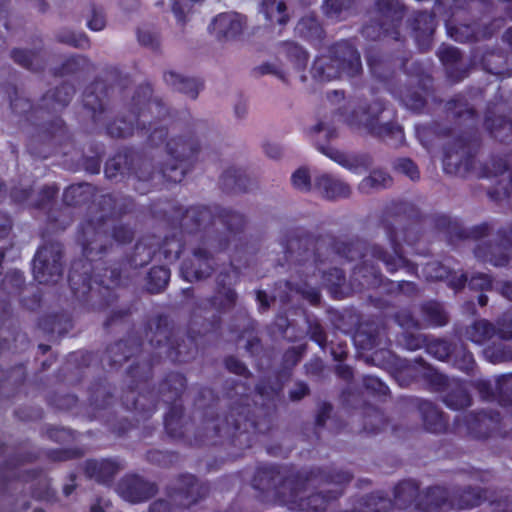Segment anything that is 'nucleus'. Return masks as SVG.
Instances as JSON below:
<instances>
[{"mask_svg":"<svg viewBox=\"0 0 512 512\" xmlns=\"http://www.w3.org/2000/svg\"><path fill=\"white\" fill-rule=\"evenodd\" d=\"M103 213L97 219L82 221L77 231V241L82 247V256L71 262L68 271V283L75 298L84 302H93L99 309L114 304L118 298L115 288L121 284L123 267L127 261L112 260L114 244H130L134 239V230L127 224L114 225L111 234L107 229L108 218L119 219L132 212L134 202L126 197L119 203L112 194H103L98 201Z\"/></svg>","mask_w":512,"mask_h":512,"instance_id":"nucleus-4","label":"nucleus"},{"mask_svg":"<svg viewBox=\"0 0 512 512\" xmlns=\"http://www.w3.org/2000/svg\"><path fill=\"white\" fill-rule=\"evenodd\" d=\"M428 221L437 232L444 233L450 242L454 240H480L486 237L491 230L489 223L483 222L466 229L462 224L444 214L427 215Z\"/></svg>","mask_w":512,"mask_h":512,"instance_id":"nucleus-23","label":"nucleus"},{"mask_svg":"<svg viewBox=\"0 0 512 512\" xmlns=\"http://www.w3.org/2000/svg\"><path fill=\"white\" fill-rule=\"evenodd\" d=\"M316 147L322 154L355 174L367 171L373 163L372 157L368 153L347 154L329 144L317 143Z\"/></svg>","mask_w":512,"mask_h":512,"instance_id":"nucleus-26","label":"nucleus"},{"mask_svg":"<svg viewBox=\"0 0 512 512\" xmlns=\"http://www.w3.org/2000/svg\"><path fill=\"white\" fill-rule=\"evenodd\" d=\"M95 197L96 187L82 182L67 187L63 192L62 200L66 206L77 207L93 202Z\"/></svg>","mask_w":512,"mask_h":512,"instance_id":"nucleus-41","label":"nucleus"},{"mask_svg":"<svg viewBox=\"0 0 512 512\" xmlns=\"http://www.w3.org/2000/svg\"><path fill=\"white\" fill-rule=\"evenodd\" d=\"M10 108L34 127L27 144L29 153L40 159H47L58 147L71 140L68 127L59 113L69 105L76 93L73 84L63 82L48 90L35 106L30 99L20 97L15 85L6 89Z\"/></svg>","mask_w":512,"mask_h":512,"instance_id":"nucleus-7","label":"nucleus"},{"mask_svg":"<svg viewBox=\"0 0 512 512\" xmlns=\"http://www.w3.org/2000/svg\"><path fill=\"white\" fill-rule=\"evenodd\" d=\"M150 83L141 84L135 90L127 108L128 114L117 116L106 124V134L111 138H128L137 132L147 136L151 147L163 144L168 135L167 125L171 118L170 110L161 99L152 98Z\"/></svg>","mask_w":512,"mask_h":512,"instance_id":"nucleus-8","label":"nucleus"},{"mask_svg":"<svg viewBox=\"0 0 512 512\" xmlns=\"http://www.w3.org/2000/svg\"><path fill=\"white\" fill-rule=\"evenodd\" d=\"M395 379L401 387L421 385L430 392H444L450 378L430 365L423 357H415L412 363L400 367Z\"/></svg>","mask_w":512,"mask_h":512,"instance_id":"nucleus-17","label":"nucleus"},{"mask_svg":"<svg viewBox=\"0 0 512 512\" xmlns=\"http://www.w3.org/2000/svg\"><path fill=\"white\" fill-rule=\"evenodd\" d=\"M120 470V464L113 459H87L84 462V473L88 479L110 486Z\"/></svg>","mask_w":512,"mask_h":512,"instance_id":"nucleus-31","label":"nucleus"},{"mask_svg":"<svg viewBox=\"0 0 512 512\" xmlns=\"http://www.w3.org/2000/svg\"><path fill=\"white\" fill-rule=\"evenodd\" d=\"M246 19L236 12H225L215 16L209 25V30L219 40H234L243 31Z\"/></svg>","mask_w":512,"mask_h":512,"instance_id":"nucleus-28","label":"nucleus"},{"mask_svg":"<svg viewBox=\"0 0 512 512\" xmlns=\"http://www.w3.org/2000/svg\"><path fill=\"white\" fill-rule=\"evenodd\" d=\"M24 482L36 481L31 488V496L37 500L52 501L56 492L50 487L49 480L44 476L42 469H29L22 471L15 477Z\"/></svg>","mask_w":512,"mask_h":512,"instance_id":"nucleus-36","label":"nucleus"},{"mask_svg":"<svg viewBox=\"0 0 512 512\" xmlns=\"http://www.w3.org/2000/svg\"><path fill=\"white\" fill-rule=\"evenodd\" d=\"M279 54L287 59L295 71L303 73L306 70L309 53L297 43L292 41L282 42Z\"/></svg>","mask_w":512,"mask_h":512,"instance_id":"nucleus-44","label":"nucleus"},{"mask_svg":"<svg viewBox=\"0 0 512 512\" xmlns=\"http://www.w3.org/2000/svg\"><path fill=\"white\" fill-rule=\"evenodd\" d=\"M313 191L330 201L346 199L351 195L349 184L329 173H322L314 177Z\"/></svg>","mask_w":512,"mask_h":512,"instance_id":"nucleus-30","label":"nucleus"},{"mask_svg":"<svg viewBox=\"0 0 512 512\" xmlns=\"http://www.w3.org/2000/svg\"><path fill=\"white\" fill-rule=\"evenodd\" d=\"M89 150L92 152V156L82 157L83 169L92 175L98 174L101 169L102 157L104 155V145L102 143H91Z\"/></svg>","mask_w":512,"mask_h":512,"instance_id":"nucleus-58","label":"nucleus"},{"mask_svg":"<svg viewBox=\"0 0 512 512\" xmlns=\"http://www.w3.org/2000/svg\"><path fill=\"white\" fill-rule=\"evenodd\" d=\"M272 331L288 342H296L300 338L296 326L289 320L288 316L283 313L276 315L272 324Z\"/></svg>","mask_w":512,"mask_h":512,"instance_id":"nucleus-56","label":"nucleus"},{"mask_svg":"<svg viewBox=\"0 0 512 512\" xmlns=\"http://www.w3.org/2000/svg\"><path fill=\"white\" fill-rule=\"evenodd\" d=\"M361 73V56L353 39L334 42L328 48V55L317 56L311 66V75L319 82H328L342 75L354 77Z\"/></svg>","mask_w":512,"mask_h":512,"instance_id":"nucleus-12","label":"nucleus"},{"mask_svg":"<svg viewBox=\"0 0 512 512\" xmlns=\"http://www.w3.org/2000/svg\"><path fill=\"white\" fill-rule=\"evenodd\" d=\"M210 485L207 482H200L192 474H180L172 486L168 487L167 495L174 504L183 509L191 508L201 499L208 496Z\"/></svg>","mask_w":512,"mask_h":512,"instance_id":"nucleus-22","label":"nucleus"},{"mask_svg":"<svg viewBox=\"0 0 512 512\" xmlns=\"http://www.w3.org/2000/svg\"><path fill=\"white\" fill-rule=\"evenodd\" d=\"M392 183L391 176L380 169L373 170L367 177L363 178L359 183V191L361 193H371L374 190L387 188Z\"/></svg>","mask_w":512,"mask_h":512,"instance_id":"nucleus-53","label":"nucleus"},{"mask_svg":"<svg viewBox=\"0 0 512 512\" xmlns=\"http://www.w3.org/2000/svg\"><path fill=\"white\" fill-rule=\"evenodd\" d=\"M418 410L426 431L439 434L447 430L448 417L431 401L421 400L418 403Z\"/></svg>","mask_w":512,"mask_h":512,"instance_id":"nucleus-33","label":"nucleus"},{"mask_svg":"<svg viewBox=\"0 0 512 512\" xmlns=\"http://www.w3.org/2000/svg\"><path fill=\"white\" fill-rule=\"evenodd\" d=\"M445 111L456 121L465 122L467 129L444 145L443 171L464 178L474 170L481 147V138L477 130L480 115L475 107L470 105L466 96L460 93L445 103Z\"/></svg>","mask_w":512,"mask_h":512,"instance_id":"nucleus-9","label":"nucleus"},{"mask_svg":"<svg viewBox=\"0 0 512 512\" xmlns=\"http://www.w3.org/2000/svg\"><path fill=\"white\" fill-rule=\"evenodd\" d=\"M375 7L378 17L362 26V36L372 41L383 38L400 41V28L405 13L404 6L399 0H375Z\"/></svg>","mask_w":512,"mask_h":512,"instance_id":"nucleus-16","label":"nucleus"},{"mask_svg":"<svg viewBox=\"0 0 512 512\" xmlns=\"http://www.w3.org/2000/svg\"><path fill=\"white\" fill-rule=\"evenodd\" d=\"M79 403L75 394L51 393L47 396V404L59 411L72 412Z\"/></svg>","mask_w":512,"mask_h":512,"instance_id":"nucleus-63","label":"nucleus"},{"mask_svg":"<svg viewBox=\"0 0 512 512\" xmlns=\"http://www.w3.org/2000/svg\"><path fill=\"white\" fill-rule=\"evenodd\" d=\"M44 454L51 462H65L82 458L85 450L81 447L52 448L45 450Z\"/></svg>","mask_w":512,"mask_h":512,"instance_id":"nucleus-60","label":"nucleus"},{"mask_svg":"<svg viewBox=\"0 0 512 512\" xmlns=\"http://www.w3.org/2000/svg\"><path fill=\"white\" fill-rule=\"evenodd\" d=\"M291 374L288 370L278 369L273 376L259 380L255 392L264 401L261 405L251 400L248 384L237 380L227 381L229 406L222 417L218 414V393L210 387H201L193 403L195 410L200 412L201 424L191 438L187 435L182 400L187 389V378L182 373L169 372L160 381L155 393L157 401L161 399L168 405L163 421L165 432L172 440L190 447L221 446L226 451V459L234 461L242 457L259 436L268 435L273 430L276 401L281 397Z\"/></svg>","mask_w":512,"mask_h":512,"instance_id":"nucleus-2","label":"nucleus"},{"mask_svg":"<svg viewBox=\"0 0 512 512\" xmlns=\"http://www.w3.org/2000/svg\"><path fill=\"white\" fill-rule=\"evenodd\" d=\"M91 65L89 59L81 55H72L65 59L59 67L53 69L54 76L74 75L87 70Z\"/></svg>","mask_w":512,"mask_h":512,"instance_id":"nucleus-54","label":"nucleus"},{"mask_svg":"<svg viewBox=\"0 0 512 512\" xmlns=\"http://www.w3.org/2000/svg\"><path fill=\"white\" fill-rule=\"evenodd\" d=\"M166 150L168 160L155 169L150 159L131 147H123L106 161L105 176L119 182L133 178L134 189L140 194L151 192L155 180L180 183L197 160L199 141L193 135L174 137L166 142Z\"/></svg>","mask_w":512,"mask_h":512,"instance_id":"nucleus-6","label":"nucleus"},{"mask_svg":"<svg viewBox=\"0 0 512 512\" xmlns=\"http://www.w3.org/2000/svg\"><path fill=\"white\" fill-rule=\"evenodd\" d=\"M221 210L231 209L219 205H196L183 210L180 204L173 205L169 213V222L173 228H179V235L176 233L166 235L157 250H151L150 247L137 242L130 266L143 267L152 260L154 255H158L167 263H173L179 259L184 250V235H199V245L193 249L192 258L182 262L180 273L187 282L207 279L215 270L217 252L205 246L203 239L208 233L212 237L225 234L226 227L219 217Z\"/></svg>","mask_w":512,"mask_h":512,"instance_id":"nucleus-5","label":"nucleus"},{"mask_svg":"<svg viewBox=\"0 0 512 512\" xmlns=\"http://www.w3.org/2000/svg\"><path fill=\"white\" fill-rule=\"evenodd\" d=\"M411 52L402 49L396 53H382L371 49L366 53V61L371 74L379 81L388 83L397 71L412 74L413 66L408 67Z\"/></svg>","mask_w":512,"mask_h":512,"instance_id":"nucleus-21","label":"nucleus"},{"mask_svg":"<svg viewBox=\"0 0 512 512\" xmlns=\"http://www.w3.org/2000/svg\"><path fill=\"white\" fill-rule=\"evenodd\" d=\"M171 272L167 266H152L146 276V290L150 294L163 292L170 281Z\"/></svg>","mask_w":512,"mask_h":512,"instance_id":"nucleus-49","label":"nucleus"},{"mask_svg":"<svg viewBox=\"0 0 512 512\" xmlns=\"http://www.w3.org/2000/svg\"><path fill=\"white\" fill-rule=\"evenodd\" d=\"M10 57L16 64L32 72H41L45 68L38 50L14 48L10 53Z\"/></svg>","mask_w":512,"mask_h":512,"instance_id":"nucleus-46","label":"nucleus"},{"mask_svg":"<svg viewBox=\"0 0 512 512\" xmlns=\"http://www.w3.org/2000/svg\"><path fill=\"white\" fill-rule=\"evenodd\" d=\"M394 499L391 500L383 491L371 492L363 497V505L370 512H393L397 507L405 512H420L417 504L423 500L425 491L420 493V485L417 481L406 479L395 485Z\"/></svg>","mask_w":512,"mask_h":512,"instance_id":"nucleus-15","label":"nucleus"},{"mask_svg":"<svg viewBox=\"0 0 512 512\" xmlns=\"http://www.w3.org/2000/svg\"><path fill=\"white\" fill-rule=\"evenodd\" d=\"M356 0H324L322 12L328 19L340 20L343 12L352 9Z\"/></svg>","mask_w":512,"mask_h":512,"instance_id":"nucleus-59","label":"nucleus"},{"mask_svg":"<svg viewBox=\"0 0 512 512\" xmlns=\"http://www.w3.org/2000/svg\"><path fill=\"white\" fill-rule=\"evenodd\" d=\"M260 11L271 24L274 22L281 26L288 23L290 17L287 13V5L284 0H262Z\"/></svg>","mask_w":512,"mask_h":512,"instance_id":"nucleus-48","label":"nucleus"},{"mask_svg":"<svg viewBox=\"0 0 512 512\" xmlns=\"http://www.w3.org/2000/svg\"><path fill=\"white\" fill-rule=\"evenodd\" d=\"M64 247L58 241H48L40 246L32 260L34 279L39 284H56L63 276Z\"/></svg>","mask_w":512,"mask_h":512,"instance_id":"nucleus-18","label":"nucleus"},{"mask_svg":"<svg viewBox=\"0 0 512 512\" xmlns=\"http://www.w3.org/2000/svg\"><path fill=\"white\" fill-rule=\"evenodd\" d=\"M412 74L409 83L399 91L400 102L410 111L422 113L428 102V97L433 93V77L425 71L418 62L412 63Z\"/></svg>","mask_w":512,"mask_h":512,"instance_id":"nucleus-20","label":"nucleus"},{"mask_svg":"<svg viewBox=\"0 0 512 512\" xmlns=\"http://www.w3.org/2000/svg\"><path fill=\"white\" fill-rule=\"evenodd\" d=\"M427 221V215L422 214L411 202L392 201L387 204L382 212L380 224L386 232L393 254L380 245H370L357 235L336 236L330 232L315 235L303 227L287 229L281 237L284 263L280 265H309L318 268L335 255L347 261L361 260V264L355 266L353 276H361L364 279L361 282L362 286L381 284L383 276L380 269L368 265L365 260L370 256L382 262L389 273H395L403 268L408 274L417 276L418 265L404 256L400 240L414 246L419 241Z\"/></svg>","mask_w":512,"mask_h":512,"instance_id":"nucleus-3","label":"nucleus"},{"mask_svg":"<svg viewBox=\"0 0 512 512\" xmlns=\"http://www.w3.org/2000/svg\"><path fill=\"white\" fill-rule=\"evenodd\" d=\"M165 83L172 89L185 94L192 100H195L199 92L204 88V82L199 78H188L173 71L164 74Z\"/></svg>","mask_w":512,"mask_h":512,"instance_id":"nucleus-40","label":"nucleus"},{"mask_svg":"<svg viewBox=\"0 0 512 512\" xmlns=\"http://www.w3.org/2000/svg\"><path fill=\"white\" fill-rule=\"evenodd\" d=\"M420 313L424 321L431 327H443L448 323V315L442 304L436 300H428L420 305Z\"/></svg>","mask_w":512,"mask_h":512,"instance_id":"nucleus-47","label":"nucleus"},{"mask_svg":"<svg viewBox=\"0 0 512 512\" xmlns=\"http://www.w3.org/2000/svg\"><path fill=\"white\" fill-rule=\"evenodd\" d=\"M444 392L443 402L452 410H462L472 404V397L464 380L450 379L449 386Z\"/></svg>","mask_w":512,"mask_h":512,"instance_id":"nucleus-37","label":"nucleus"},{"mask_svg":"<svg viewBox=\"0 0 512 512\" xmlns=\"http://www.w3.org/2000/svg\"><path fill=\"white\" fill-rule=\"evenodd\" d=\"M119 495L130 503H141L152 498L158 491L155 483L137 474L125 475L118 483Z\"/></svg>","mask_w":512,"mask_h":512,"instance_id":"nucleus-25","label":"nucleus"},{"mask_svg":"<svg viewBox=\"0 0 512 512\" xmlns=\"http://www.w3.org/2000/svg\"><path fill=\"white\" fill-rule=\"evenodd\" d=\"M145 459L150 464L168 468L178 462L179 453L175 451L150 449L146 452Z\"/></svg>","mask_w":512,"mask_h":512,"instance_id":"nucleus-57","label":"nucleus"},{"mask_svg":"<svg viewBox=\"0 0 512 512\" xmlns=\"http://www.w3.org/2000/svg\"><path fill=\"white\" fill-rule=\"evenodd\" d=\"M111 88V86L97 78L83 92V107L90 113L92 122L96 126L102 123L105 118L106 100Z\"/></svg>","mask_w":512,"mask_h":512,"instance_id":"nucleus-24","label":"nucleus"},{"mask_svg":"<svg viewBox=\"0 0 512 512\" xmlns=\"http://www.w3.org/2000/svg\"><path fill=\"white\" fill-rule=\"evenodd\" d=\"M473 252L479 261L489 263L494 267H506L511 260L506 247L491 242L478 243Z\"/></svg>","mask_w":512,"mask_h":512,"instance_id":"nucleus-35","label":"nucleus"},{"mask_svg":"<svg viewBox=\"0 0 512 512\" xmlns=\"http://www.w3.org/2000/svg\"><path fill=\"white\" fill-rule=\"evenodd\" d=\"M353 476V474L351 473ZM345 483H332L324 480H311L305 483L294 482L284 499L283 506L298 512H327L331 505L343 494Z\"/></svg>","mask_w":512,"mask_h":512,"instance_id":"nucleus-13","label":"nucleus"},{"mask_svg":"<svg viewBox=\"0 0 512 512\" xmlns=\"http://www.w3.org/2000/svg\"><path fill=\"white\" fill-rule=\"evenodd\" d=\"M422 273L427 281H445L448 287L452 288L456 292L462 290L466 286L467 282L466 273L462 272L457 275L452 268L441 261L434 260L427 262L422 268Z\"/></svg>","mask_w":512,"mask_h":512,"instance_id":"nucleus-29","label":"nucleus"},{"mask_svg":"<svg viewBox=\"0 0 512 512\" xmlns=\"http://www.w3.org/2000/svg\"><path fill=\"white\" fill-rule=\"evenodd\" d=\"M412 36L421 52L430 50L436 28V17L432 12L417 11L410 19Z\"/></svg>","mask_w":512,"mask_h":512,"instance_id":"nucleus-27","label":"nucleus"},{"mask_svg":"<svg viewBox=\"0 0 512 512\" xmlns=\"http://www.w3.org/2000/svg\"><path fill=\"white\" fill-rule=\"evenodd\" d=\"M455 345L443 339H429L426 344V352L439 361H446L453 354Z\"/></svg>","mask_w":512,"mask_h":512,"instance_id":"nucleus-62","label":"nucleus"},{"mask_svg":"<svg viewBox=\"0 0 512 512\" xmlns=\"http://www.w3.org/2000/svg\"><path fill=\"white\" fill-rule=\"evenodd\" d=\"M40 456L41 450L39 449L11 455L0 465V473H4L7 470H14L26 463H33L38 460Z\"/></svg>","mask_w":512,"mask_h":512,"instance_id":"nucleus-61","label":"nucleus"},{"mask_svg":"<svg viewBox=\"0 0 512 512\" xmlns=\"http://www.w3.org/2000/svg\"><path fill=\"white\" fill-rule=\"evenodd\" d=\"M220 187L227 194H241L249 192L254 181L240 168L230 167L220 177Z\"/></svg>","mask_w":512,"mask_h":512,"instance_id":"nucleus-32","label":"nucleus"},{"mask_svg":"<svg viewBox=\"0 0 512 512\" xmlns=\"http://www.w3.org/2000/svg\"><path fill=\"white\" fill-rule=\"evenodd\" d=\"M219 217L226 227L225 234L212 237L208 233L203 244L217 253L230 251V269L216 275L211 296L194 301L190 324L198 326L197 330L191 327L184 334L167 315L158 314L145 326L147 342L140 336L128 334L125 339L108 345L101 353L79 350L69 353L67 357V369L75 370L77 375L93 364H99L103 369H118L133 358L126 372L129 385L121 395V402L127 411L134 413L137 422L149 419L157 410V397L154 388L150 387L153 367L164 358L178 364L194 359L198 353L197 335L218 333L222 315L232 311L237 304L239 296L236 286L240 282L241 268L249 266L248 256L256 248L245 233V215L235 210H221Z\"/></svg>","mask_w":512,"mask_h":512,"instance_id":"nucleus-1","label":"nucleus"},{"mask_svg":"<svg viewBox=\"0 0 512 512\" xmlns=\"http://www.w3.org/2000/svg\"><path fill=\"white\" fill-rule=\"evenodd\" d=\"M386 110L387 102L377 98L359 103L347 115L342 108H339L337 113L344 116L345 123L351 129L364 131L379 139H394L397 145H402L405 142V134L403 127L396 120V115L394 119L380 122V117Z\"/></svg>","mask_w":512,"mask_h":512,"instance_id":"nucleus-11","label":"nucleus"},{"mask_svg":"<svg viewBox=\"0 0 512 512\" xmlns=\"http://www.w3.org/2000/svg\"><path fill=\"white\" fill-rule=\"evenodd\" d=\"M467 338L476 344H483L497 335V325L486 319L475 321L466 330Z\"/></svg>","mask_w":512,"mask_h":512,"instance_id":"nucleus-51","label":"nucleus"},{"mask_svg":"<svg viewBox=\"0 0 512 512\" xmlns=\"http://www.w3.org/2000/svg\"><path fill=\"white\" fill-rule=\"evenodd\" d=\"M483 125L493 139L503 144H512V120L510 118L487 111Z\"/></svg>","mask_w":512,"mask_h":512,"instance_id":"nucleus-34","label":"nucleus"},{"mask_svg":"<svg viewBox=\"0 0 512 512\" xmlns=\"http://www.w3.org/2000/svg\"><path fill=\"white\" fill-rule=\"evenodd\" d=\"M486 499L481 488L430 486L425 490L423 500L417 504L420 512H445L450 508L470 509L479 506Z\"/></svg>","mask_w":512,"mask_h":512,"instance_id":"nucleus-14","label":"nucleus"},{"mask_svg":"<svg viewBox=\"0 0 512 512\" xmlns=\"http://www.w3.org/2000/svg\"><path fill=\"white\" fill-rule=\"evenodd\" d=\"M354 342L355 345L361 350L373 351V355L371 356L372 360H374L379 353L390 355V351L388 350L380 349V351H378V348L381 345V335L378 328L373 331L366 329L357 330L354 335Z\"/></svg>","mask_w":512,"mask_h":512,"instance_id":"nucleus-45","label":"nucleus"},{"mask_svg":"<svg viewBox=\"0 0 512 512\" xmlns=\"http://www.w3.org/2000/svg\"><path fill=\"white\" fill-rule=\"evenodd\" d=\"M115 387L106 377H99L89 387V404L94 410H105L114 402Z\"/></svg>","mask_w":512,"mask_h":512,"instance_id":"nucleus-39","label":"nucleus"},{"mask_svg":"<svg viewBox=\"0 0 512 512\" xmlns=\"http://www.w3.org/2000/svg\"><path fill=\"white\" fill-rule=\"evenodd\" d=\"M56 40L59 43L80 49H86L90 46V40L83 32L76 33L70 30H63L56 35Z\"/></svg>","mask_w":512,"mask_h":512,"instance_id":"nucleus-64","label":"nucleus"},{"mask_svg":"<svg viewBox=\"0 0 512 512\" xmlns=\"http://www.w3.org/2000/svg\"><path fill=\"white\" fill-rule=\"evenodd\" d=\"M387 425V418L384 412L372 405L363 407V430L367 434H378Z\"/></svg>","mask_w":512,"mask_h":512,"instance_id":"nucleus-50","label":"nucleus"},{"mask_svg":"<svg viewBox=\"0 0 512 512\" xmlns=\"http://www.w3.org/2000/svg\"><path fill=\"white\" fill-rule=\"evenodd\" d=\"M351 478L350 471L339 469L334 464L291 472L286 465L260 463L251 478V486L259 493L258 497L261 501L272 500L283 506L284 499L288 496V491L294 482L324 480L345 483Z\"/></svg>","mask_w":512,"mask_h":512,"instance_id":"nucleus-10","label":"nucleus"},{"mask_svg":"<svg viewBox=\"0 0 512 512\" xmlns=\"http://www.w3.org/2000/svg\"><path fill=\"white\" fill-rule=\"evenodd\" d=\"M451 358L452 366L454 368L467 375H473L474 369L476 367V361L472 352L469 351L465 346H456Z\"/></svg>","mask_w":512,"mask_h":512,"instance_id":"nucleus-55","label":"nucleus"},{"mask_svg":"<svg viewBox=\"0 0 512 512\" xmlns=\"http://www.w3.org/2000/svg\"><path fill=\"white\" fill-rule=\"evenodd\" d=\"M38 327L49 336V339L57 334L62 337L73 327L72 317L65 311L43 315L39 318Z\"/></svg>","mask_w":512,"mask_h":512,"instance_id":"nucleus-38","label":"nucleus"},{"mask_svg":"<svg viewBox=\"0 0 512 512\" xmlns=\"http://www.w3.org/2000/svg\"><path fill=\"white\" fill-rule=\"evenodd\" d=\"M502 417L496 410H480L456 416L454 434L475 440H486L499 429Z\"/></svg>","mask_w":512,"mask_h":512,"instance_id":"nucleus-19","label":"nucleus"},{"mask_svg":"<svg viewBox=\"0 0 512 512\" xmlns=\"http://www.w3.org/2000/svg\"><path fill=\"white\" fill-rule=\"evenodd\" d=\"M480 62L483 69L488 73L500 75L506 65V54L499 48H488L481 55Z\"/></svg>","mask_w":512,"mask_h":512,"instance_id":"nucleus-52","label":"nucleus"},{"mask_svg":"<svg viewBox=\"0 0 512 512\" xmlns=\"http://www.w3.org/2000/svg\"><path fill=\"white\" fill-rule=\"evenodd\" d=\"M300 37L313 44H321L325 38V30L315 15L303 16L296 25Z\"/></svg>","mask_w":512,"mask_h":512,"instance_id":"nucleus-43","label":"nucleus"},{"mask_svg":"<svg viewBox=\"0 0 512 512\" xmlns=\"http://www.w3.org/2000/svg\"><path fill=\"white\" fill-rule=\"evenodd\" d=\"M321 279L323 286L333 299L342 300L348 295L346 291V275L341 268L333 267L323 271Z\"/></svg>","mask_w":512,"mask_h":512,"instance_id":"nucleus-42","label":"nucleus"}]
</instances>
